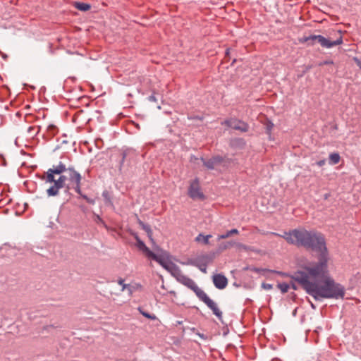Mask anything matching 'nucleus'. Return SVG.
I'll return each mask as SVG.
<instances>
[{
	"label": "nucleus",
	"instance_id": "1",
	"mask_svg": "<svg viewBox=\"0 0 361 361\" xmlns=\"http://www.w3.org/2000/svg\"><path fill=\"white\" fill-rule=\"evenodd\" d=\"M270 234L284 238L289 244L302 246L319 253L318 262L308 263L290 276L307 293L317 300L322 298H344V287L328 276L329 254L322 234L308 231L305 228L293 229L284 232L283 235L275 232H271Z\"/></svg>",
	"mask_w": 361,
	"mask_h": 361
},
{
	"label": "nucleus",
	"instance_id": "2",
	"mask_svg": "<svg viewBox=\"0 0 361 361\" xmlns=\"http://www.w3.org/2000/svg\"><path fill=\"white\" fill-rule=\"evenodd\" d=\"M81 175L73 167L67 168L62 162L49 169L46 173V182L53 183L47 190L49 196H56L59 190L66 188L67 190L73 188L78 195L81 192Z\"/></svg>",
	"mask_w": 361,
	"mask_h": 361
},
{
	"label": "nucleus",
	"instance_id": "3",
	"mask_svg": "<svg viewBox=\"0 0 361 361\" xmlns=\"http://www.w3.org/2000/svg\"><path fill=\"white\" fill-rule=\"evenodd\" d=\"M171 274L176 278V279L192 290L197 297L202 301L212 311L213 314L216 315L219 319H221L222 312L218 308L217 305L206 294V293L200 288L196 283L190 278L185 275L180 268L176 265H173L171 268Z\"/></svg>",
	"mask_w": 361,
	"mask_h": 361
},
{
	"label": "nucleus",
	"instance_id": "4",
	"mask_svg": "<svg viewBox=\"0 0 361 361\" xmlns=\"http://www.w3.org/2000/svg\"><path fill=\"white\" fill-rule=\"evenodd\" d=\"M299 42L300 43H306L308 46H313L315 44L316 42H317L322 47L331 48L334 46L341 44L343 43V38L340 35L336 40L331 41L322 35H312L307 37L304 36L303 37L299 39Z\"/></svg>",
	"mask_w": 361,
	"mask_h": 361
},
{
	"label": "nucleus",
	"instance_id": "5",
	"mask_svg": "<svg viewBox=\"0 0 361 361\" xmlns=\"http://www.w3.org/2000/svg\"><path fill=\"white\" fill-rule=\"evenodd\" d=\"M188 194L192 200H203L205 199V196L200 187V180L197 178L190 181Z\"/></svg>",
	"mask_w": 361,
	"mask_h": 361
},
{
	"label": "nucleus",
	"instance_id": "6",
	"mask_svg": "<svg viewBox=\"0 0 361 361\" xmlns=\"http://www.w3.org/2000/svg\"><path fill=\"white\" fill-rule=\"evenodd\" d=\"M135 239H136V245L140 250L142 251L147 257H149L156 262H161L160 258L156 254H154L152 251H151L149 249V247H147L146 246V245L145 244V243L143 241H142L138 237H136Z\"/></svg>",
	"mask_w": 361,
	"mask_h": 361
},
{
	"label": "nucleus",
	"instance_id": "7",
	"mask_svg": "<svg viewBox=\"0 0 361 361\" xmlns=\"http://www.w3.org/2000/svg\"><path fill=\"white\" fill-rule=\"evenodd\" d=\"M212 280L214 285L218 289H224L228 285L226 277L221 274H214L212 277Z\"/></svg>",
	"mask_w": 361,
	"mask_h": 361
},
{
	"label": "nucleus",
	"instance_id": "8",
	"mask_svg": "<svg viewBox=\"0 0 361 361\" xmlns=\"http://www.w3.org/2000/svg\"><path fill=\"white\" fill-rule=\"evenodd\" d=\"M203 161L204 165L209 169H214L215 166L219 164H221L223 161L222 157H214L208 160H204L202 159Z\"/></svg>",
	"mask_w": 361,
	"mask_h": 361
},
{
	"label": "nucleus",
	"instance_id": "9",
	"mask_svg": "<svg viewBox=\"0 0 361 361\" xmlns=\"http://www.w3.org/2000/svg\"><path fill=\"white\" fill-rule=\"evenodd\" d=\"M232 128L240 130L241 132H247L249 130V126L247 123L243 121L234 119Z\"/></svg>",
	"mask_w": 361,
	"mask_h": 361
},
{
	"label": "nucleus",
	"instance_id": "10",
	"mask_svg": "<svg viewBox=\"0 0 361 361\" xmlns=\"http://www.w3.org/2000/svg\"><path fill=\"white\" fill-rule=\"evenodd\" d=\"M57 133H58V128L56 126L49 125L47 127V133H46L45 136L47 139H51Z\"/></svg>",
	"mask_w": 361,
	"mask_h": 361
},
{
	"label": "nucleus",
	"instance_id": "11",
	"mask_svg": "<svg viewBox=\"0 0 361 361\" xmlns=\"http://www.w3.org/2000/svg\"><path fill=\"white\" fill-rule=\"evenodd\" d=\"M138 224H140V226L142 227V228L147 233L149 238L153 241V238H152V231L150 228V226L147 225V224H145V223H143L141 220H138Z\"/></svg>",
	"mask_w": 361,
	"mask_h": 361
},
{
	"label": "nucleus",
	"instance_id": "12",
	"mask_svg": "<svg viewBox=\"0 0 361 361\" xmlns=\"http://www.w3.org/2000/svg\"><path fill=\"white\" fill-rule=\"evenodd\" d=\"M74 6L77 9L82 11H89L91 8V6L88 4L83 3V2H75Z\"/></svg>",
	"mask_w": 361,
	"mask_h": 361
},
{
	"label": "nucleus",
	"instance_id": "13",
	"mask_svg": "<svg viewBox=\"0 0 361 361\" xmlns=\"http://www.w3.org/2000/svg\"><path fill=\"white\" fill-rule=\"evenodd\" d=\"M239 233V231L236 228L231 229L230 231H228L226 233L219 235L217 238L219 240L221 239H226L230 237L232 235H237Z\"/></svg>",
	"mask_w": 361,
	"mask_h": 361
},
{
	"label": "nucleus",
	"instance_id": "14",
	"mask_svg": "<svg viewBox=\"0 0 361 361\" xmlns=\"http://www.w3.org/2000/svg\"><path fill=\"white\" fill-rule=\"evenodd\" d=\"M341 160L338 153L334 152L329 154V164L331 165L337 164Z\"/></svg>",
	"mask_w": 361,
	"mask_h": 361
},
{
	"label": "nucleus",
	"instance_id": "15",
	"mask_svg": "<svg viewBox=\"0 0 361 361\" xmlns=\"http://www.w3.org/2000/svg\"><path fill=\"white\" fill-rule=\"evenodd\" d=\"M212 238V235H204L202 233H200L196 238L195 240L197 242H202L204 245H208L209 243V238Z\"/></svg>",
	"mask_w": 361,
	"mask_h": 361
},
{
	"label": "nucleus",
	"instance_id": "16",
	"mask_svg": "<svg viewBox=\"0 0 361 361\" xmlns=\"http://www.w3.org/2000/svg\"><path fill=\"white\" fill-rule=\"evenodd\" d=\"M41 127L39 126H33L27 128V132L30 137L36 135L40 130Z\"/></svg>",
	"mask_w": 361,
	"mask_h": 361
},
{
	"label": "nucleus",
	"instance_id": "17",
	"mask_svg": "<svg viewBox=\"0 0 361 361\" xmlns=\"http://www.w3.org/2000/svg\"><path fill=\"white\" fill-rule=\"evenodd\" d=\"M277 287L279 289H280L282 293H286L288 291L290 285L287 283H279L277 284Z\"/></svg>",
	"mask_w": 361,
	"mask_h": 361
},
{
	"label": "nucleus",
	"instance_id": "18",
	"mask_svg": "<svg viewBox=\"0 0 361 361\" xmlns=\"http://www.w3.org/2000/svg\"><path fill=\"white\" fill-rule=\"evenodd\" d=\"M138 310L140 312V314L142 315H143L146 318H148V319H152V320H155L157 319L156 315L151 314H149L148 312H146L143 311L140 307L138 308Z\"/></svg>",
	"mask_w": 361,
	"mask_h": 361
},
{
	"label": "nucleus",
	"instance_id": "19",
	"mask_svg": "<svg viewBox=\"0 0 361 361\" xmlns=\"http://www.w3.org/2000/svg\"><path fill=\"white\" fill-rule=\"evenodd\" d=\"M196 266L198 267V269L203 273H207V263H197Z\"/></svg>",
	"mask_w": 361,
	"mask_h": 361
},
{
	"label": "nucleus",
	"instance_id": "20",
	"mask_svg": "<svg viewBox=\"0 0 361 361\" xmlns=\"http://www.w3.org/2000/svg\"><path fill=\"white\" fill-rule=\"evenodd\" d=\"M233 122H234V119L231 118V119L225 120L224 121H223L221 123V124L225 125L229 128H233Z\"/></svg>",
	"mask_w": 361,
	"mask_h": 361
},
{
	"label": "nucleus",
	"instance_id": "21",
	"mask_svg": "<svg viewBox=\"0 0 361 361\" xmlns=\"http://www.w3.org/2000/svg\"><path fill=\"white\" fill-rule=\"evenodd\" d=\"M118 283L122 286V291H123L126 288L130 286L129 285L124 283V279H123L122 278H119L118 279Z\"/></svg>",
	"mask_w": 361,
	"mask_h": 361
},
{
	"label": "nucleus",
	"instance_id": "22",
	"mask_svg": "<svg viewBox=\"0 0 361 361\" xmlns=\"http://www.w3.org/2000/svg\"><path fill=\"white\" fill-rule=\"evenodd\" d=\"M263 271H267V269H262ZM269 272L275 273L276 274H279L281 276H289V275L285 272L279 271H274V270H268Z\"/></svg>",
	"mask_w": 361,
	"mask_h": 361
},
{
	"label": "nucleus",
	"instance_id": "23",
	"mask_svg": "<svg viewBox=\"0 0 361 361\" xmlns=\"http://www.w3.org/2000/svg\"><path fill=\"white\" fill-rule=\"evenodd\" d=\"M273 127H274V124L271 122H269L267 124L266 129H267V132L269 135H271V130H272Z\"/></svg>",
	"mask_w": 361,
	"mask_h": 361
},
{
	"label": "nucleus",
	"instance_id": "24",
	"mask_svg": "<svg viewBox=\"0 0 361 361\" xmlns=\"http://www.w3.org/2000/svg\"><path fill=\"white\" fill-rule=\"evenodd\" d=\"M326 163L325 159L320 160L317 162V165L319 166H323Z\"/></svg>",
	"mask_w": 361,
	"mask_h": 361
},
{
	"label": "nucleus",
	"instance_id": "25",
	"mask_svg": "<svg viewBox=\"0 0 361 361\" xmlns=\"http://www.w3.org/2000/svg\"><path fill=\"white\" fill-rule=\"evenodd\" d=\"M354 60H355V63H356L357 66L361 69V61H360V60H359V59H357V58H355V59H354Z\"/></svg>",
	"mask_w": 361,
	"mask_h": 361
},
{
	"label": "nucleus",
	"instance_id": "26",
	"mask_svg": "<svg viewBox=\"0 0 361 361\" xmlns=\"http://www.w3.org/2000/svg\"><path fill=\"white\" fill-rule=\"evenodd\" d=\"M149 100L151 102H157V99L154 94L149 97Z\"/></svg>",
	"mask_w": 361,
	"mask_h": 361
},
{
	"label": "nucleus",
	"instance_id": "27",
	"mask_svg": "<svg viewBox=\"0 0 361 361\" xmlns=\"http://www.w3.org/2000/svg\"><path fill=\"white\" fill-rule=\"evenodd\" d=\"M263 286L266 288V289H271L272 288V286L270 285V284H265L264 283L263 284Z\"/></svg>",
	"mask_w": 361,
	"mask_h": 361
},
{
	"label": "nucleus",
	"instance_id": "28",
	"mask_svg": "<svg viewBox=\"0 0 361 361\" xmlns=\"http://www.w3.org/2000/svg\"><path fill=\"white\" fill-rule=\"evenodd\" d=\"M292 288L293 289L296 290V286H295V284H292Z\"/></svg>",
	"mask_w": 361,
	"mask_h": 361
},
{
	"label": "nucleus",
	"instance_id": "29",
	"mask_svg": "<svg viewBox=\"0 0 361 361\" xmlns=\"http://www.w3.org/2000/svg\"><path fill=\"white\" fill-rule=\"evenodd\" d=\"M228 54H229V49H227V50L226 51V55H228Z\"/></svg>",
	"mask_w": 361,
	"mask_h": 361
},
{
	"label": "nucleus",
	"instance_id": "30",
	"mask_svg": "<svg viewBox=\"0 0 361 361\" xmlns=\"http://www.w3.org/2000/svg\"><path fill=\"white\" fill-rule=\"evenodd\" d=\"M332 62H331V63ZM328 63H330V62H325V64H328Z\"/></svg>",
	"mask_w": 361,
	"mask_h": 361
}]
</instances>
